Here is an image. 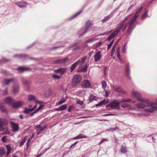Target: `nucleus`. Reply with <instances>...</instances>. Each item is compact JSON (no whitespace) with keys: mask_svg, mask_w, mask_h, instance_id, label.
<instances>
[{"mask_svg":"<svg viewBox=\"0 0 157 157\" xmlns=\"http://www.w3.org/2000/svg\"><path fill=\"white\" fill-rule=\"evenodd\" d=\"M102 86L103 88L105 90L106 86V84L105 81H103L102 82Z\"/></svg>","mask_w":157,"mask_h":157,"instance_id":"44","label":"nucleus"},{"mask_svg":"<svg viewBox=\"0 0 157 157\" xmlns=\"http://www.w3.org/2000/svg\"><path fill=\"white\" fill-rule=\"evenodd\" d=\"M54 78H59L60 76L56 74H54L52 76Z\"/></svg>","mask_w":157,"mask_h":157,"instance_id":"50","label":"nucleus"},{"mask_svg":"<svg viewBox=\"0 0 157 157\" xmlns=\"http://www.w3.org/2000/svg\"><path fill=\"white\" fill-rule=\"evenodd\" d=\"M0 109L3 113H4L6 111V109L2 103L0 104Z\"/></svg>","mask_w":157,"mask_h":157,"instance_id":"27","label":"nucleus"},{"mask_svg":"<svg viewBox=\"0 0 157 157\" xmlns=\"http://www.w3.org/2000/svg\"><path fill=\"white\" fill-rule=\"evenodd\" d=\"M119 32H120V29L118 28L117 30L115 31L112 34L107 37V40L109 41H110L112 38H113L115 36H117Z\"/></svg>","mask_w":157,"mask_h":157,"instance_id":"7","label":"nucleus"},{"mask_svg":"<svg viewBox=\"0 0 157 157\" xmlns=\"http://www.w3.org/2000/svg\"><path fill=\"white\" fill-rule=\"evenodd\" d=\"M138 13H136L135 14L133 17L130 20L128 21V26L126 30L127 35H130L132 32L133 30L135 27V25L134 22L135 20L138 16L137 15Z\"/></svg>","mask_w":157,"mask_h":157,"instance_id":"2","label":"nucleus"},{"mask_svg":"<svg viewBox=\"0 0 157 157\" xmlns=\"http://www.w3.org/2000/svg\"><path fill=\"white\" fill-rule=\"evenodd\" d=\"M44 97H47L48 96L51 94V91L49 89H47L44 92Z\"/></svg>","mask_w":157,"mask_h":157,"instance_id":"29","label":"nucleus"},{"mask_svg":"<svg viewBox=\"0 0 157 157\" xmlns=\"http://www.w3.org/2000/svg\"><path fill=\"white\" fill-rule=\"evenodd\" d=\"M126 48H127L123 47L122 48V52L124 53H125L126 52Z\"/></svg>","mask_w":157,"mask_h":157,"instance_id":"61","label":"nucleus"},{"mask_svg":"<svg viewBox=\"0 0 157 157\" xmlns=\"http://www.w3.org/2000/svg\"><path fill=\"white\" fill-rule=\"evenodd\" d=\"M120 103L117 100H115L113 102L109 103L106 105L107 108L110 107L111 108H117L119 106Z\"/></svg>","mask_w":157,"mask_h":157,"instance_id":"3","label":"nucleus"},{"mask_svg":"<svg viewBox=\"0 0 157 157\" xmlns=\"http://www.w3.org/2000/svg\"><path fill=\"white\" fill-rule=\"evenodd\" d=\"M10 60L6 59L5 58H2L0 60V63L10 62Z\"/></svg>","mask_w":157,"mask_h":157,"instance_id":"31","label":"nucleus"},{"mask_svg":"<svg viewBox=\"0 0 157 157\" xmlns=\"http://www.w3.org/2000/svg\"><path fill=\"white\" fill-rule=\"evenodd\" d=\"M65 102V100L64 98H62L59 102V105H61Z\"/></svg>","mask_w":157,"mask_h":157,"instance_id":"45","label":"nucleus"},{"mask_svg":"<svg viewBox=\"0 0 157 157\" xmlns=\"http://www.w3.org/2000/svg\"><path fill=\"white\" fill-rule=\"evenodd\" d=\"M2 140L3 142H5L6 140V137L5 136H3L2 138Z\"/></svg>","mask_w":157,"mask_h":157,"instance_id":"60","label":"nucleus"},{"mask_svg":"<svg viewBox=\"0 0 157 157\" xmlns=\"http://www.w3.org/2000/svg\"><path fill=\"white\" fill-rule=\"evenodd\" d=\"M67 105L66 104H65L63 105H61L59 108L56 109H55L56 111H59V110H64L67 109Z\"/></svg>","mask_w":157,"mask_h":157,"instance_id":"22","label":"nucleus"},{"mask_svg":"<svg viewBox=\"0 0 157 157\" xmlns=\"http://www.w3.org/2000/svg\"><path fill=\"white\" fill-rule=\"evenodd\" d=\"M121 152L123 153H125L127 151V150L126 148V147L124 146H122L121 147Z\"/></svg>","mask_w":157,"mask_h":157,"instance_id":"33","label":"nucleus"},{"mask_svg":"<svg viewBox=\"0 0 157 157\" xmlns=\"http://www.w3.org/2000/svg\"><path fill=\"white\" fill-rule=\"evenodd\" d=\"M131 15H129L127 16L123 20L121 21L119 25H120V27L118 28L119 29H121L122 28V27L124 26V22H126L130 18Z\"/></svg>","mask_w":157,"mask_h":157,"instance_id":"16","label":"nucleus"},{"mask_svg":"<svg viewBox=\"0 0 157 157\" xmlns=\"http://www.w3.org/2000/svg\"><path fill=\"white\" fill-rule=\"evenodd\" d=\"M113 89L117 92L126 94V93L122 88L118 86H113Z\"/></svg>","mask_w":157,"mask_h":157,"instance_id":"10","label":"nucleus"},{"mask_svg":"<svg viewBox=\"0 0 157 157\" xmlns=\"http://www.w3.org/2000/svg\"><path fill=\"white\" fill-rule=\"evenodd\" d=\"M109 102L108 100H103L101 101L98 104H96V106H101L102 105H105Z\"/></svg>","mask_w":157,"mask_h":157,"instance_id":"20","label":"nucleus"},{"mask_svg":"<svg viewBox=\"0 0 157 157\" xmlns=\"http://www.w3.org/2000/svg\"><path fill=\"white\" fill-rule=\"evenodd\" d=\"M67 70V67H61L60 68L55 70V71L56 74H59L61 75L64 74Z\"/></svg>","mask_w":157,"mask_h":157,"instance_id":"5","label":"nucleus"},{"mask_svg":"<svg viewBox=\"0 0 157 157\" xmlns=\"http://www.w3.org/2000/svg\"><path fill=\"white\" fill-rule=\"evenodd\" d=\"M89 28H88V27H86L85 26V29H84V32L83 33H81L80 34V36H82L84 33H86L88 31Z\"/></svg>","mask_w":157,"mask_h":157,"instance_id":"46","label":"nucleus"},{"mask_svg":"<svg viewBox=\"0 0 157 157\" xmlns=\"http://www.w3.org/2000/svg\"><path fill=\"white\" fill-rule=\"evenodd\" d=\"M30 143V139H29L26 143V145L27 146V147H29V144Z\"/></svg>","mask_w":157,"mask_h":157,"instance_id":"62","label":"nucleus"},{"mask_svg":"<svg viewBox=\"0 0 157 157\" xmlns=\"http://www.w3.org/2000/svg\"><path fill=\"white\" fill-rule=\"evenodd\" d=\"M80 42L79 41V42H74L73 43L71 44H70L69 47V48H72L73 47H74V46L76 45H77L78 43H79Z\"/></svg>","mask_w":157,"mask_h":157,"instance_id":"38","label":"nucleus"},{"mask_svg":"<svg viewBox=\"0 0 157 157\" xmlns=\"http://www.w3.org/2000/svg\"><path fill=\"white\" fill-rule=\"evenodd\" d=\"M86 58L87 57L86 56H85L81 59V61L80 60V63H81L82 65L84 63Z\"/></svg>","mask_w":157,"mask_h":157,"instance_id":"41","label":"nucleus"},{"mask_svg":"<svg viewBox=\"0 0 157 157\" xmlns=\"http://www.w3.org/2000/svg\"><path fill=\"white\" fill-rule=\"evenodd\" d=\"M19 91V88L17 86H14L13 87V92L15 94Z\"/></svg>","mask_w":157,"mask_h":157,"instance_id":"37","label":"nucleus"},{"mask_svg":"<svg viewBox=\"0 0 157 157\" xmlns=\"http://www.w3.org/2000/svg\"><path fill=\"white\" fill-rule=\"evenodd\" d=\"M13 57L25 60H26L29 59H33L32 58H30L28 55L26 54H16L14 55Z\"/></svg>","mask_w":157,"mask_h":157,"instance_id":"4","label":"nucleus"},{"mask_svg":"<svg viewBox=\"0 0 157 157\" xmlns=\"http://www.w3.org/2000/svg\"><path fill=\"white\" fill-rule=\"evenodd\" d=\"M68 60L67 58H64L62 59H58L55 61V63L63 64L66 62Z\"/></svg>","mask_w":157,"mask_h":157,"instance_id":"18","label":"nucleus"},{"mask_svg":"<svg viewBox=\"0 0 157 157\" xmlns=\"http://www.w3.org/2000/svg\"><path fill=\"white\" fill-rule=\"evenodd\" d=\"M88 68V66L86 64L84 67L80 66L78 70V71L83 73L86 72L87 71Z\"/></svg>","mask_w":157,"mask_h":157,"instance_id":"14","label":"nucleus"},{"mask_svg":"<svg viewBox=\"0 0 157 157\" xmlns=\"http://www.w3.org/2000/svg\"><path fill=\"white\" fill-rule=\"evenodd\" d=\"M74 109V107L73 106H72V105L70 106L68 108V111L69 112H70L71 111V110L72 109Z\"/></svg>","mask_w":157,"mask_h":157,"instance_id":"49","label":"nucleus"},{"mask_svg":"<svg viewBox=\"0 0 157 157\" xmlns=\"http://www.w3.org/2000/svg\"><path fill=\"white\" fill-rule=\"evenodd\" d=\"M61 47H62V46H58V47H52V48H50V49L51 50H53L56 49L57 48H60Z\"/></svg>","mask_w":157,"mask_h":157,"instance_id":"53","label":"nucleus"},{"mask_svg":"<svg viewBox=\"0 0 157 157\" xmlns=\"http://www.w3.org/2000/svg\"><path fill=\"white\" fill-rule=\"evenodd\" d=\"M132 95L136 97L137 100L143 103L136 104V107L138 108L143 109L145 108L144 111L152 113L155 110H157V105L155 103H149V101L142 96L141 94L137 91L132 90Z\"/></svg>","mask_w":157,"mask_h":157,"instance_id":"1","label":"nucleus"},{"mask_svg":"<svg viewBox=\"0 0 157 157\" xmlns=\"http://www.w3.org/2000/svg\"><path fill=\"white\" fill-rule=\"evenodd\" d=\"M130 70L128 64L127 65V68L126 70V73L127 75H129V74Z\"/></svg>","mask_w":157,"mask_h":157,"instance_id":"39","label":"nucleus"},{"mask_svg":"<svg viewBox=\"0 0 157 157\" xmlns=\"http://www.w3.org/2000/svg\"><path fill=\"white\" fill-rule=\"evenodd\" d=\"M10 123L11 124V126L12 128V131L13 132L17 131L19 129L18 125L16 123L11 122Z\"/></svg>","mask_w":157,"mask_h":157,"instance_id":"9","label":"nucleus"},{"mask_svg":"<svg viewBox=\"0 0 157 157\" xmlns=\"http://www.w3.org/2000/svg\"><path fill=\"white\" fill-rule=\"evenodd\" d=\"M143 8L142 7H140L137 11L136 13L138 14L142 10Z\"/></svg>","mask_w":157,"mask_h":157,"instance_id":"56","label":"nucleus"},{"mask_svg":"<svg viewBox=\"0 0 157 157\" xmlns=\"http://www.w3.org/2000/svg\"><path fill=\"white\" fill-rule=\"evenodd\" d=\"M30 68L25 67H19L15 69L19 72L22 73L25 71H27L29 70Z\"/></svg>","mask_w":157,"mask_h":157,"instance_id":"8","label":"nucleus"},{"mask_svg":"<svg viewBox=\"0 0 157 157\" xmlns=\"http://www.w3.org/2000/svg\"><path fill=\"white\" fill-rule=\"evenodd\" d=\"M114 42V40H113L107 46V49L109 50V49H110L112 45L113 44Z\"/></svg>","mask_w":157,"mask_h":157,"instance_id":"42","label":"nucleus"},{"mask_svg":"<svg viewBox=\"0 0 157 157\" xmlns=\"http://www.w3.org/2000/svg\"><path fill=\"white\" fill-rule=\"evenodd\" d=\"M80 48L78 46H77L76 47H75V48H74L73 49V51H75L78 50V49H79Z\"/></svg>","mask_w":157,"mask_h":157,"instance_id":"58","label":"nucleus"},{"mask_svg":"<svg viewBox=\"0 0 157 157\" xmlns=\"http://www.w3.org/2000/svg\"><path fill=\"white\" fill-rule=\"evenodd\" d=\"M5 101L6 103L10 105L12 104V102L14 101L13 99L10 97L6 98L5 99Z\"/></svg>","mask_w":157,"mask_h":157,"instance_id":"21","label":"nucleus"},{"mask_svg":"<svg viewBox=\"0 0 157 157\" xmlns=\"http://www.w3.org/2000/svg\"><path fill=\"white\" fill-rule=\"evenodd\" d=\"M5 153V151L4 148L3 147H1L0 148V157H2L3 156L4 154Z\"/></svg>","mask_w":157,"mask_h":157,"instance_id":"32","label":"nucleus"},{"mask_svg":"<svg viewBox=\"0 0 157 157\" xmlns=\"http://www.w3.org/2000/svg\"><path fill=\"white\" fill-rule=\"evenodd\" d=\"M0 131L4 132L5 134L9 135L10 133V131L8 130V128L7 127L6 128L2 127L0 128Z\"/></svg>","mask_w":157,"mask_h":157,"instance_id":"24","label":"nucleus"},{"mask_svg":"<svg viewBox=\"0 0 157 157\" xmlns=\"http://www.w3.org/2000/svg\"><path fill=\"white\" fill-rule=\"evenodd\" d=\"M87 137V136L83 135L82 134H81L78 135L77 136H76V137H75L73 138L74 139H81L82 138H86Z\"/></svg>","mask_w":157,"mask_h":157,"instance_id":"28","label":"nucleus"},{"mask_svg":"<svg viewBox=\"0 0 157 157\" xmlns=\"http://www.w3.org/2000/svg\"><path fill=\"white\" fill-rule=\"evenodd\" d=\"M94 40V38H91L87 39V40H86V43H89V42H90L91 41H92L93 40Z\"/></svg>","mask_w":157,"mask_h":157,"instance_id":"52","label":"nucleus"},{"mask_svg":"<svg viewBox=\"0 0 157 157\" xmlns=\"http://www.w3.org/2000/svg\"><path fill=\"white\" fill-rule=\"evenodd\" d=\"M23 82L24 83V84H25L26 86H28L29 84V83L28 82L26 81H23Z\"/></svg>","mask_w":157,"mask_h":157,"instance_id":"63","label":"nucleus"},{"mask_svg":"<svg viewBox=\"0 0 157 157\" xmlns=\"http://www.w3.org/2000/svg\"><path fill=\"white\" fill-rule=\"evenodd\" d=\"M148 12V10H146L142 16V19L143 20L144 18L147 17V13Z\"/></svg>","mask_w":157,"mask_h":157,"instance_id":"43","label":"nucleus"},{"mask_svg":"<svg viewBox=\"0 0 157 157\" xmlns=\"http://www.w3.org/2000/svg\"><path fill=\"white\" fill-rule=\"evenodd\" d=\"M32 111H33V110L31 108H25L24 109V110L23 111V113H25V114H28Z\"/></svg>","mask_w":157,"mask_h":157,"instance_id":"26","label":"nucleus"},{"mask_svg":"<svg viewBox=\"0 0 157 157\" xmlns=\"http://www.w3.org/2000/svg\"><path fill=\"white\" fill-rule=\"evenodd\" d=\"M7 125L8 121L6 119L0 118V128L3 127V125L6 126Z\"/></svg>","mask_w":157,"mask_h":157,"instance_id":"11","label":"nucleus"},{"mask_svg":"<svg viewBox=\"0 0 157 157\" xmlns=\"http://www.w3.org/2000/svg\"><path fill=\"white\" fill-rule=\"evenodd\" d=\"M13 79H5L4 82L6 85H8L13 81Z\"/></svg>","mask_w":157,"mask_h":157,"instance_id":"34","label":"nucleus"},{"mask_svg":"<svg viewBox=\"0 0 157 157\" xmlns=\"http://www.w3.org/2000/svg\"><path fill=\"white\" fill-rule=\"evenodd\" d=\"M15 4L20 8L25 7L27 4L26 2L25 1L18 2H16Z\"/></svg>","mask_w":157,"mask_h":157,"instance_id":"13","label":"nucleus"},{"mask_svg":"<svg viewBox=\"0 0 157 157\" xmlns=\"http://www.w3.org/2000/svg\"><path fill=\"white\" fill-rule=\"evenodd\" d=\"M82 86L84 88H90L91 84L89 81L84 80L82 82Z\"/></svg>","mask_w":157,"mask_h":157,"instance_id":"6","label":"nucleus"},{"mask_svg":"<svg viewBox=\"0 0 157 157\" xmlns=\"http://www.w3.org/2000/svg\"><path fill=\"white\" fill-rule=\"evenodd\" d=\"M76 101H77V104H79V105H82L83 104V102L82 101H81L80 100H77Z\"/></svg>","mask_w":157,"mask_h":157,"instance_id":"48","label":"nucleus"},{"mask_svg":"<svg viewBox=\"0 0 157 157\" xmlns=\"http://www.w3.org/2000/svg\"><path fill=\"white\" fill-rule=\"evenodd\" d=\"M79 79H72V86L73 87L75 86L77 84L80 82Z\"/></svg>","mask_w":157,"mask_h":157,"instance_id":"23","label":"nucleus"},{"mask_svg":"<svg viewBox=\"0 0 157 157\" xmlns=\"http://www.w3.org/2000/svg\"><path fill=\"white\" fill-rule=\"evenodd\" d=\"M96 97L94 96L93 94H92L90 95V97L89 100L90 101H92L93 100H96Z\"/></svg>","mask_w":157,"mask_h":157,"instance_id":"36","label":"nucleus"},{"mask_svg":"<svg viewBox=\"0 0 157 157\" xmlns=\"http://www.w3.org/2000/svg\"><path fill=\"white\" fill-rule=\"evenodd\" d=\"M81 78L80 75L76 74L74 76L73 78Z\"/></svg>","mask_w":157,"mask_h":157,"instance_id":"47","label":"nucleus"},{"mask_svg":"<svg viewBox=\"0 0 157 157\" xmlns=\"http://www.w3.org/2000/svg\"><path fill=\"white\" fill-rule=\"evenodd\" d=\"M109 93V91L107 90H106L105 92V97H107L108 96Z\"/></svg>","mask_w":157,"mask_h":157,"instance_id":"51","label":"nucleus"},{"mask_svg":"<svg viewBox=\"0 0 157 157\" xmlns=\"http://www.w3.org/2000/svg\"><path fill=\"white\" fill-rule=\"evenodd\" d=\"M6 147L7 149V152L6 153V155H8L10 153L11 148V147L9 145H6Z\"/></svg>","mask_w":157,"mask_h":157,"instance_id":"30","label":"nucleus"},{"mask_svg":"<svg viewBox=\"0 0 157 157\" xmlns=\"http://www.w3.org/2000/svg\"><path fill=\"white\" fill-rule=\"evenodd\" d=\"M41 126L40 125H36L35 127V128H41Z\"/></svg>","mask_w":157,"mask_h":157,"instance_id":"64","label":"nucleus"},{"mask_svg":"<svg viewBox=\"0 0 157 157\" xmlns=\"http://www.w3.org/2000/svg\"><path fill=\"white\" fill-rule=\"evenodd\" d=\"M47 125H44L42 128H40V132H42L43 131H44V129H45V128H47Z\"/></svg>","mask_w":157,"mask_h":157,"instance_id":"54","label":"nucleus"},{"mask_svg":"<svg viewBox=\"0 0 157 157\" xmlns=\"http://www.w3.org/2000/svg\"><path fill=\"white\" fill-rule=\"evenodd\" d=\"M23 103L21 101H18L13 103L12 106L13 108L17 109L21 107L23 104Z\"/></svg>","mask_w":157,"mask_h":157,"instance_id":"17","label":"nucleus"},{"mask_svg":"<svg viewBox=\"0 0 157 157\" xmlns=\"http://www.w3.org/2000/svg\"><path fill=\"white\" fill-rule=\"evenodd\" d=\"M42 106L41 105H40V106L38 108V109L35 110V111L36 113H37L40 110L42 109Z\"/></svg>","mask_w":157,"mask_h":157,"instance_id":"59","label":"nucleus"},{"mask_svg":"<svg viewBox=\"0 0 157 157\" xmlns=\"http://www.w3.org/2000/svg\"><path fill=\"white\" fill-rule=\"evenodd\" d=\"M80 63V60H78L75 63L72 64L70 68L71 69V71L72 72L76 68L77 65L78 64H79Z\"/></svg>","mask_w":157,"mask_h":157,"instance_id":"19","label":"nucleus"},{"mask_svg":"<svg viewBox=\"0 0 157 157\" xmlns=\"http://www.w3.org/2000/svg\"><path fill=\"white\" fill-rule=\"evenodd\" d=\"M102 42H100L97 43L96 45V46L97 48H98L100 47V45L102 44Z\"/></svg>","mask_w":157,"mask_h":157,"instance_id":"55","label":"nucleus"},{"mask_svg":"<svg viewBox=\"0 0 157 157\" xmlns=\"http://www.w3.org/2000/svg\"><path fill=\"white\" fill-rule=\"evenodd\" d=\"M92 25V22L90 21H88L86 25V27L89 28L90 27H91V25Z\"/></svg>","mask_w":157,"mask_h":157,"instance_id":"40","label":"nucleus"},{"mask_svg":"<svg viewBox=\"0 0 157 157\" xmlns=\"http://www.w3.org/2000/svg\"><path fill=\"white\" fill-rule=\"evenodd\" d=\"M28 100L29 101H33L38 103H40V102L38 101L36 97L33 95H29L28 96Z\"/></svg>","mask_w":157,"mask_h":157,"instance_id":"15","label":"nucleus"},{"mask_svg":"<svg viewBox=\"0 0 157 157\" xmlns=\"http://www.w3.org/2000/svg\"><path fill=\"white\" fill-rule=\"evenodd\" d=\"M8 94L7 88H6L5 90L3 91V94L4 95H6Z\"/></svg>","mask_w":157,"mask_h":157,"instance_id":"57","label":"nucleus"},{"mask_svg":"<svg viewBox=\"0 0 157 157\" xmlns=\"http://www.w3.org/2000/svg\"><path fill=\"white\" fill-rule=\"evenodd\" d=\"M112 17V14H109V15L105 17L102 20L103 22H105L108 21Z\"/></svg>","mask_w":157,"mask_h":157,"instance_id":"25","label":"nucleus"},{"mask_svg":"<svg viewBox=\"0 0 157 157\" xmlns=\"http://www.w3.org/2000/svg\"><path fill=\"white\" fill-rule=\"evenodd\" d=\"M101 52L100 51H98L96 52L94 56V61L95 62H97L100 60L101 56Z\"/></svg>","mask_w":157,"mask_h":157,"instance_id":"12","label":"nucleus"},{"mask_svg":"<svg viewBox=\"0 0 157 157\" xmlns=\"http://www.w3.org/2000/svg\"><path fill=\"white\" fill-rule=\"evenodd\" d=\"M82 10L79 11L78 13L75 14L73 16L71 17L70 18V19L71 20L73 19V18L76 17L77 16L80 14L82 13Z\"/></svg>","mask_w":157,"mask_h":157,"instance_id":"35","label":"nucleus"}]
</instances>
